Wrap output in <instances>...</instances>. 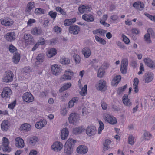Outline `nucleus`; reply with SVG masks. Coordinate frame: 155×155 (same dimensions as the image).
Masks as SVG:
<instances>
[{"instance_id": "19", "label": "nucleus", "mask_w": 155, "mask_h": 155, "mask_svg": "<svg viewBox=\"0 0 155 155\" xmlns=\"http://www.w3.org/2000/svg\"><path fill=\"white\" fill-rule=\"evenodd\" d=\"M78 114L75 113L71 114L68 118L69 122L73 123L76 121L78 118Z\"/></svg>"}, {"instance_id": "61", "label": "nucleus", "mask_w": 155, "mask_h": 155, "mask_svg": "<svg viewBox=\"0 0 155 155\" xmlns=\"http://www.w3.org/2000/svg\"><path fill=\"white\" fill-rule=\"evenodd\" d=\"M117 45L119 47L120 49H125V46L124 45L122 44V43L120 41H118L116 42Z\"/></svg>"}, {"instance_id": "64", "label": "nucleus", "mask_w": 155, "mask_h": 155, "mask_svg": "<svg viewBox=\"0 0 155 155\" xmlns=\"http://www.w3.org/2000/svg\"><path fill=\"white\" fill-rule=\"evenodd\" d=\"M61 112L63 115L65 116L67 113V110L66 108L65 107L63 108L61 110Z\"/></svg>"}, {"instance_id": "57", "label": "nucleus", "mask_w": 155, "mask_h": 155, "mask_svg": "<svg viewBox=\"0 0 155 155\" xmlns=\"http://www.w3.org/2000/svg\"><path fill=\"white\" fill-rule=\"evenodd\" d=\"M37 43L38 45H43L45 43V41L44 38H40L38 41Z\"/></svg>"}, {"instance_id": "9", "label": "nucleus", "mask_w": 155, "mask_h": 155, "mask_svg": "<svg viewBox=\"0 0 155 155\" xmlns=\"http://www.w3.org/2000/svg\"><path fill=\"white\" fill-rule=\"evenodd\" d=\"M144 61L145 64L152 69H155V62L148 58L144 59Z\"/></svg>"}, {"instance_id": "10", "label": "nucleus", "mask_w": 155, "mask_h": 155, "mask_svg": "<svg viewBox=\"0 0 155 155\" xmlns=\"http://www.w3.org/2000/svg\"><path fill=\"white\" fill-rule=\"evenodd\" d=\"M11 93L12 91L10 88L8 87H5L3 89L1 95L2 97L9 98L11 94Z\"/></svg>"}, {"instance_id": "32", "label": "nucleus", "mask_w": 155, "mask_h": 155, "mask_svg": "<svg viewBox=\"0 0 155 155\" xmlns=\"http://www.w3.org/2000/svg\"><path fill=\"white\" fill-rule=\"evenodd\" d=\"M76 142V141L75 140H74L72 138H69L66 142L65 144L73 148L75 143Z\"/></svg>"}, {"instance_id": "59", "label": "nucleus", "mask_w": 155, "mask_h": 155, "mask_svg": "<svg viewBox=\"0 0 155 155\" xmlns=\"http://www.w3.org/2000/svg\"><path fill=\"white\" fill-rule=\"evenodd\" d=\"M85 6L82 5L80 6L78 10L80 13L82 14L84 12Z\"/></svg>"}, {"instance_id": "8", "label": "nucleus", "mask_w": 155, "mask_h": 155, "mask_svg": "<svg viewBox=\"0 0 155 155\" xmlns=\"http://www.w3.org/2000/svg\"><path fill=\"white\" fill-rule=\"evenodd\" d=\"M106 81L103 79H101L99 81L98 89L101 91H104L107 89Z\"/></svg>"}, {"instance_id": "46", "label": "nucleus", "mask_w": 155, "mask_h": 155, "mask_svg": "<svg viewBox=\"0 0 155 155\" xmlns=\"http://www.w3.org/2000/svg\"><path fill=\"white\" fill-rule=\"evenodd\" d=\"M60 62L63 64H67L69 63L70 60L68 58H63L61 59Z\"/></svg>"}, {"instance_id": "38", "label": "nucleus", "mask_w": 155, "mask_h": 155, "mask_svg": "<svg viewBox=\"0 0 155 155\" xmlns=\"http://www.w3.org/2000/svg\"><path fill=\"white\" fill-rule=\"evenodd\" d=\"M38 138L37 137L34 136L30 138L29 143L30 145L34 146L38 141Z\"/></svg>"}, {"instance_id": "17", "label": "nucleus", "mask_w": 155, "mask_h": 155, "mask_svg": "<svg viewBox=\"0 0 155 155\" xmlns=\"http://www.w3.org/2000/svg\"><path fill=\"white\" fill-rule=\"evenodd\" d=\"M133 7L136 9L140 10H142L144 7V5L143 2H134L133 4Z\"/></svg>"}, {"instance_id": "29", "label": "nucleus", "mask_w": 155, "mask_h": 155, "mask_svg": "<svg viewBox=\"0 0 155 155\" xmlns=\"http://www.w3.org/2000/svg\"><path fill=\"white\" fill-rule=\"evenodd\" d=\"M20 129L21 130L28 131L31 129V125L28 123H25L21 126Z\"/></svg>"}, {"instance_id": "15", "label": "nucleus", "mask_w": 155, "mask_h": 155, "mask_svg": "<svg viewBox=\"0 0 155 155\" xmlns=\"http://www.w3.org/2000/svg\"><path fill=\"white\" fill-rule=\"evenodd\" d=\"M0 21L2 24L5 26L12 25L13 23V21H11L10 19L8 18H2L1 19Z\"/></svg>"}, {"instance_id": "43", "label": "nucleus", "mask_w": 155, "mask_h": 155, "mask_svg": "<svg viewBox=\"0 0 155 155\" xmlns=\"http://www.w3.org/2000/svg\"><path fill=\"white\" fill-rule=\"evenodd\" d=\"M127 84L125 85L124 86L118 88L117 90V93L119 95H120L121 93L124 92L127 87Z\"/></svg>"}, {"instance_id": "47", "label": "nucleus", "mask_w": 155, "mask_h": 155, "mask_svg": "<svg viewBox=\"0 0 155 155\" xmlns=\"http://www.w3.org/2000/svg\"><path fill=\"white\" fill-rule=\"evenodd\" d=\"M147 34L151 35L153 38H155V33L151 28H149L147 30Z\"/></svg>"}, {"instance_id": "42", "label": "nucleus", "mask_w": 155, "mask_h": 155, "mask_svg": "<svg viewBox=\"0 0 155 155\" xmlns=\"http://www.w3.org/2000/svg\"><path fill=\"white\" fill-rule=\"evenodd\" d=\"M87 85H85L82 88L81 91L80 92V94L83 96H85L87 94Z\"/></svg>"}, {"instance_id": "6", "label": "nucleus", "mask_w": 155, "mask_h": 155, "mask_svg": "<svg viewBox=\"0 0 155 155\" xmlns=\"http://www.w3.org/2000/svg\"><path fill=\"white\" fill-rule=\"evenodd\" d=\"M10 122L7 120H3L1 124V129L4 132L7 131L10 128Z\"/></svg>"}, {"instance_id": "3", "label": "nucleus", "mask_w": 155, "mask_h": 155, "mask_svg": "<svg viewBox=\"0 0 155 155\" xmlns=\"http://www.w3.org/2000/svg\"><path fill=\"white\" fill-rule=\"evenodd\" d=\"M22 98L24 101L30 103L34 101V98L32 94L29 92H26L23 94Z\"/></svg>"}, {"instance_id": "50", "label": "nucleus", "mask_w": 155, "mask_h": 155, "mask_svg": "<svg viewBox=\"0 0 155 155\" xmlns=\"http://www.w3.org/2000/svg\"><path fill=\"white\" fill-rule=\"evenodd\" d=\"M48 15L53 19H55L57 16V13L56 12L51 11L49 12Z\"/></svg>"}, {"instance_id": "45", "label": "nucleus", "mask_w": 155, "mask_h": 155, "mask_svg": "<svg viewBox=\"0 0 155 155\" xmlns=\"http://www.w3.org/2000/svg\"><path fill=\"white\" fill-rule=\"evenodd\" d=\"M144 39L147 43H150L152 42V41L150 39V35H149L146 34L144 36Z\"/></svg>"}, {"instance_id": "31", "label": "nucleus", "mask_w": 155, "mask_h": 155, "mask_svg": "<svg viewBox=\"0 0 155 155\" xmlns=\"http://www.w3.org/2000/svg\"><path fill=\"white\" fill-rule=\"evenodd\" d=\"M79 100L78 97H75L73 98L69 102L68 106L69 108H71L74 105V103H77Z\"/></svg>"}, {"instance_id": "25", "label": "nucleus", "mask_w": 155, "mask_h": 155, "mask_svg": "<svg viewBox=\"0 0 155 155\" xmlns=\"http://www.w3.org/2000/svg\"><path fill=\"white\" fill-rule=\"evenodd\" d=\"M111 142V141L108 139L105 140L103 144V150L104 151L107 150L110 148L109 145L110 144Z\"/></svg>"}, {"instance_id": "33", "label": "nucleus", "mask_w": 155, "mask_h": 155, "mask_svg": "<svg viewBox=\"0 0 155 155\" xmlns=\"http://www.w3.org/2000/svg\"><path fill=\"white\" fill-rule=\"evenodd\" d=\"M20 59V56L19 54L18 53H16L15 52V54L12 58V61L15 64H17L19 62Z\"/></svg>"}, {"instance_id": "53", "label": "nucleus", "mask_w": 155, "mask_h": 155, "mask_svg": "<svg viewBox=\"0 0 155 155\" xmlns=\"http://www.w3.org/2000/svg\"><path fill=\"white\" fill-rule=\"evenodd\" d=\"M152 135L149 132H146L144 134V138L145 139L149 140L150 137H151Z\"/></svg>"}, {"instance_id": "13", "label": "nucleus", "mask_w": 155, "mask_h": 155, "mask_svg": "<svg viewBox=\"0 0 155 155\" xmlns=\"http://www.w3.org/2000/svg\"><path fill=\"white\" fill-rule=\"evenodd\" d=\"M15 145L16 147L20 148H23L24 146V140L20 137H17L15 139Z\"/></svg>"}, {"instance_id": "2", "label": "nucleus", "mask_w": 155, "mask_h": 155, "mask_svg": "<svg viewBox=\"0 0 155 155\" xmlns=\"http://www.w3.org/2000/svg\"><path fill=\"white\" fill-rule=\"evenodd\" d=\"M86 134L89 137L94 136L96 133V129L95 126H88L86 130Z\"/></svg>"}, {"instance_id": "30", "label": "nucleus", "mask_w": 155, "mask_h": 155, "mask_svg": "<svg viewBox=\"0 0 155 155\" xmlns=\"http://www.w3.org/2000/svg\"><path fill=\"white\" fill-rule=\"evenodd\" d=\"M44 56L43 55L39 54L36 58V61L35 63L36 64H39L42 63L44 61Z\"/></svg>"}, {"instance_id": "7", "label": "nucleus", "mask_w": 155, "mask_h": 155, "mask_svg": "<svg viewBox=\"0 0 155 155\" xmlns=\"http://www.w3.org/2000/svg\"><path fill=\"white\" fill-rule=\"evenodd\" d=\"M80 31V27L76 25L71 26L69 28V33L74 35L78 34Z\"/></svg>"}, {"instance_id": "1", "label": "nucleus", "mask_w": 155, "mask_h": 155, "mask_svg": "<svg viewBox=\"0 0 155 155\" xmlns=\"http://www.w3.org/2000/svg\"><path fill=\"white\" fill-rule=\"evenodd\" d=\"M128 60L127 58L123 59L121 63L120 71L123 74H125L127 71Z\"/></svg>"}, {"instance_id": "51", "label": "nucleus", "mask_w": 155, "mask_h": 155, "mask_svg": "<svg viewBox=\"0 0 155 155\" xmlns=\"http://www.w3.org/2000/svg\"><path fill=\"white\" fill-rule=\"evenodd\" d=\"M134 138L133 136H130L128 138V143L130 145H133L134 143Z\"/></svg>"}, {"instance_id": "60", "label": "nucleus", "mask_w": 155, "mask_h": 155, "mask_svg": "<svg viewBox=\"0 0 155 155\" xmlns=\"http://www.w3.org/2000/svg\"><path fill=\"white\" fill-rule=\"evenodd\" d=\"M54 30L55 32L59 33L61 32V29L60 27H58V26H55L54 27Z\"/></svg>"}, {"instance_id": "35", "label": "nucleus", "mask_w": 155, "mask_h": 155, "mask_svg": "<svg viewBox=\"0 0 155 155\" xmlns=\"http://www.w3.org/2000/svg\"><path fill=\"white\" fill-rule=\"evenodd\" d=\"M35 7L34 3L32 2H30L28 3L26 10V12L29 13L30 11Z\"/></svg>"}, {"instance_id": "54", "label": "nucleus", "mask_w": 155, "mask_h": 155, "mask_svg": "<svg viewBox=\"0 0 155 155\" xmlns=\"http://www.w3.org/2000/svg\"><path fill=\"white\" fill-rule=\"evenodd\" d=\"M35 12L36 13L39 14H45L44 10L40 8L36 9L35 10Z\"/></svg>"}, {"instance_id": "56", "label": "nucleus", "mask_w": 155, "mask_h": 155, "mask_svg": "<svg viewBox=\"0 0 155 155\" xmlns=\"http://www.w3.org/2000/svg\"><path fill=\"white\" fill-rule=\"evenodd\" d=\"M16 103V100H14L12 103H11L8 104V107L10 109H13L15 106Z\"/></svg>"}, {"instance_id": "14", "label": "nucleus", "mask_w": 155, "mask_h": 155, "mask_svg": "<svg viewBox=\"0 0 155 155\" xmlns=\"http://www.w3.org/2000/svg\"><path fill=\"white\" fill-rule=\"evenodd\" d=\"M87 147L84 145L79 146L77 149V152L81 154H85L87 152Z\"/></svg>"}, {"instance_id": "21", "label": "nucleus", "mask_w": 155, "mask_h": 155, "mask_svg": "<svg viewBox=\"0 0 155 155\" xmlns=\"http://www.w3.org/2000/svg\"><path fill=\"white\" fill-rule=\"evenodd\" d=\"M6 39L9 41H12L15 39V34L14 32H9L6 35Z\"/></svg>"}, {"instance_id": "62", "label": "nucleus", "mask_w": 155, "mask_h": 155, "mask_svg": "<svg viewBox=\"0 0 155 155\" xmlns=\"http://www.w3.org/2000/svg\"><path fill=\"white\" fill-rule=\"evenodd\" d=\"M101 106L103 110H105L107 107V104L102 101L101 102Z\"/></svg>"}, {"instance_id": "24", "label": "nucleus", "mask_w": 155, "mask_h": 155, "mask_svg": "<svg viewBox=\"0 0 155 155\" xmlns=\"http://www.w3.org/2000/svg\"><path fill=\"white\" fill-rule=\"evenodd\" d=\"M123 102L125 105L130 106L131 104V102L128 98L127 94H125L123 97Z\"/></svg>"}, {"instance_id": "52", "label": "nucleus", "mask_w": 155, "mask_h": 155, "mask_svg": "<svg viewBox=\"0 0 155 155\" xmlns=\"http://www.w3.org/2000/svg\"><path fill=\"white\" fill-rule=\"evenodd\" d=\"M9 49L10 51L12 53L15 52L17 50L16 48L12 44L9 45Z\"/></svg>"}, {"instance_id": "39", "label": "nucleus", "mask_w": 155, "mask_h": 155, "mask_svg": "<svg viewBox=\"0 0 155 155\" xmlns=\"http://www.w3.org/2000/svg\"><path fill=\"white\" fill-rule=\"evenodd\" d=\"M95 39L97 41L99 42L100 44L103 45L106 44V42L105 40L97 35L95 36Z\"/></svg>"}, {"instance_id": "20", "label": "nucleus", "mask_w": 155, "mask_h": 155, "mask_svg": "<svg viewBox=\"0 0 155 155\" xmlns=\"http://www.w3.org/2000/svg\"><path fill=\"white\" fill-rule=\"evenodd\" d=\"M82 18L88 22H91L94 21L93 16L91 14H84L82 15Z\"/></svg>"}, {"instance_id": "34", "label": "nucleus", "mask_w": 155, "mask_h": 155, "mask_svg": "<svg viewBox=\"0 0 155 155\" xmlns=\"http://www.w3.org/2000/svg\"><path fill=\"white\" fill-rule=\"evenodd\" d=\"M76 20V18H75L71 19H66L64 21V24L65 25L69 26L74 23Z\"/></svg>"}, {"instance_id": "28", "label": "nucleus", "mask_w": 155, "mask_h": 155, "mask_svg": "<svg viewBox=\"0 0 155 155\" xmlns=\"http://www.w3.org/2000/svg\"><path fill=\"white\" fill-rule=\"evenodd\" d=\"M24 37L26 42L31 43L34 40L32 36L29 34H25L24 35Z\"/></svg>"}, {"instance_id": "63", "label": "nucleus", "mask_w": 155, "mask_h": 155, "mask_svg": "<svg viewBox=\"0 0 155 155\" xmlns=\"http://www.w3.org/2000/svg\"><path fill=\"white\" fill-rule=\"evenodd\" d=\"M139 81L138 79L137 78H135L134 80L133 86H138Z\"/></svg>"}, {"instance_id": "37", "label": "nucleus", "mask_w": 155, "mask_h": 155, "mask_svg": "<svg viewBox=\"0 0 155 155\" xmlns=\"http://www.w3.org/2000/svg\"><path fill=\"white\" fill-rule=\"evenodd\" d=\"M71 85V84L70 83L65 84L60 89L59 92H62L67 90V89L69 88Z\"/></svg>"}, {"instance_id": "12", "label": "nucleus", "mask_w": 155, "mask_h": 155, "mask_svg": "<svg viewBox=\"0 0 155 155\" xmlns=\"http://www.w3.org/2000/svg\"><path fill=\"white\" fill-rule=\"evenodd\" d=\"M51 70L53 74L58 75L60 74L62 69L58 65L55 64L52 66Z\"/></svg>"}, {"instance_id": "27", "label": "nucleus", "mask_w": 155, "mask_h": 155, "mask_svg": "<svg viewBox=\"0 0 155 155\" xmlns=\"http://www.w3.org/2000/svg\"><path fill=\"white\" fill-rule=\"evenodd\" d=\"M121 79V76L120 75H118L115 77L111 82L112 84L114 86H117L119 82L120 81Z\"/></svg>"}, {"instance_id": "18", "label": "nucleus", "mask_w": 155, "mask_h": 155, "mask_svg": "<svg viewBox=\"0 0 155 155\" xmlns=\"http://www.w3.org/2000/svg\"><path fill=\"white\" fill-rule=\"evenodd\" d=\"M82 53L84 57L86 58L89 57L91 54V52L89 48L85 47L82 50Z\"/></svg>"}, {"instance_id": "41", "label": "nucleus", "mask_w": 155, "mask_h": 155, "mask_svg": "<svg viewBox=\"0 0 155 155\" xmlns=\"http://www.w3.org/2000/svg\"><path fill=\"white\" fill-rule=\"evenodd\" d=\"M104 71L102 68H100L98 71L97 76L100 78H101L104 74Z\"/></svg>"}, {"instance_id": "48", "label": "nucleus", "mask_w": 155, "mask_h": 155, "mask_svg": "<svg viewBox=\"0 0 155 155\" xmlns=\"http://www.w3.org/2000/svg\"><path fill=\"white\" fill-rule=\"evenodd\" d=\"M99 123L100 126L98 128V133L99 134H100L104 128V125L103 123L101 121H100Z\"/></svg>"}, {"instance_id": "49", "label": "nucleus", "mask_w": 155, "mask_h": 155, "mask_svg": "<svg viewBox=\"0 0 155 155\" xmlns=\"http://www.w3.org/2000/svg\"><path fill=\"white\" fill-rule=\"evenodd\" d=\"M73 57L76 63L78 64L80 61V58L79 56L76 54H74Z\"/></svg>"}, {"instance_id": "16", "label": "nucleus", "mask_w": 155, "mask_h": 155, "mask_svg": "<svg viewBox=\"0 0 155 155\" xmlns=\"http://www.w3.org/2000/svg\"><path fill=\"white\" fill-rule=\"evenodd\" d=\"M105 120L111 124H115L117 122L116 118L114 117L107 114L105 116Z\"/></svg>"}, {"instance_id": "4", "label": "nucleus", "mask_w": 155, "mask_h": 155, "mask_svg": "<svg viewBox=\"0 0 155 155\" xmlns=\"http://www.w3.org/2000/svg\"><path fill=\"white\" fill-rule=\"evenodd\" d=\"M13 78V74L12 72L10 71H8L6 72L5 76L4 77L3 81L6 83L11 82L12 81Z\"/></svg>"}, {"instance_id": "36", "label": "nucleus", "mask_w": 155, "mask_h": 155, "mask_svg": "<svg viewBox=\"0 0 155 155\" xmlns=\"http://www.w3.org/2000/svg\"><path fill=\"white\" fill-rule=\"evenodd\" d=\"M41 30L40 29L36 27L34 28L31 30V33L32 34L36 35H40L41 34Z\"/></svg>"}, {"instance_id": "26", "label": "nucleus", "mask_w": 155, "mask_h": 155, "mask_svg": "<svg viewBox=\"0 0 155 155\" xmlns=\"http://www.w3.org/2000/svg\"><path fill=\"white\" fill-rule=\"evenodd\" d=\"M85 130V129L82 127H76L73 128V132L75 134H81L82 132L84 131Z\"/></svg>"}, {"instance_id": "55", "label": "nucleus", "mask_w": 155, "mask_h": 155, "mask_svg": "<svg viewBox=\"0 0 155 155\" xmlns=\"http://www.w3.org/2000/svg\"><path fill=\"white\" fill-rule=\"evenodd\" d=\"M122 37L123 38V41L126 44H128L130 42V40L126 36L123 34L122 35Z\"/></svg>"}, {"instance_id": "40", "label": "nucleus", "mask_w": 155, "mask_h": 155, "mask_svg": "<svg viewBox=\"0 0 155 155\" xmlns=\"http://www.w3.org/2000/svg\"><path fill=\"white\" fill-rule=\"evenodd\" d=\"M64 150L65 153H72L73 152V148L66 144L64 145Z\"/></svg>"}, {"instance_id": "23", "label": "nucleus", "mask_w": 155, "mask_h": 155, "mask_svg": "<svg viewBox=\"0 0 155 155\" xmlns=\"http://www.w3.org/2000/svg\"><path fill=\"white\" fill-rule=\"evenodd\" d=\"M57 54V50L54 48H51L47 52L46 55L49 58H51L55 56Z\"/></svg>"}, {"instance_id": "5", "label": "nucleus", "mask_w": 155, "mask_h": 155, "mask_svg": "<svg viewBox=\"0 0 155 155\" xmlns=\"http://www.w3.org/2000/svg\"><path fill=\"white\" fill-rule=\"evenodd\" d=\"M9 142L8 140L6 137H4L3 138V143L2 146V149L4 151H11V150L8 147Z\"/></svg>"}, {"instance_id": "44", "label": "nucleus", "mask_w": 155, "mask_h": 155, "mask_svg": "<svg viewBox=\"0 0 155 155\" xmlns=\"http://www.w3.org/2000/svg\"><path fill=\"white\" fill-rule=\"evenodd\" d=\"M145 82L149 83L151 82L153 78V77L151 74H147L146 76Z\"/></svg>"}, {"instance_id": "22", "label": "nucleus", "mask_w": 155, "mask_h": 155, "mask_svg": "<svg viewBox=\"0 0 155 155\" xmlns=\"http://www.w3.org/2000/svg\"><path fill=\"white\" fill-rule=\"evenodd\" d=\"M69 134V131L67 128L62 129L61 131V137L62 140H65L67 138Z\"/></svg>"}, {"instance_id": "58", "label": "nucleus", "mask_w": 155, "mask_h": 155, "mask_svg": "<svg viewBox=\"0 0 155 155\" xmlns=\"http://www.w3.org/2000/svg\"><path fill=\"white\" fill-rule=\"evenodd\" d=\"M39 122V124H40V127H44L46 124L47 121L45 120H43L41 121H40L38 122Z\"/></svg>"}, {"instance_id": "11", "label": "nucleus", "mask_w": 155, "mask_h": 155, "mask_svg": "<svg viewBox=\"0 0 155 155\" xmlns=\"http://www.w3.org/2000/svg\"><path fill=\"white\" fill-rule=\"evenodd\" d=\"M63 147L62 144L59 142H56L52 145V149L55 151H60Z\"/></svg>"}]
</instances>
